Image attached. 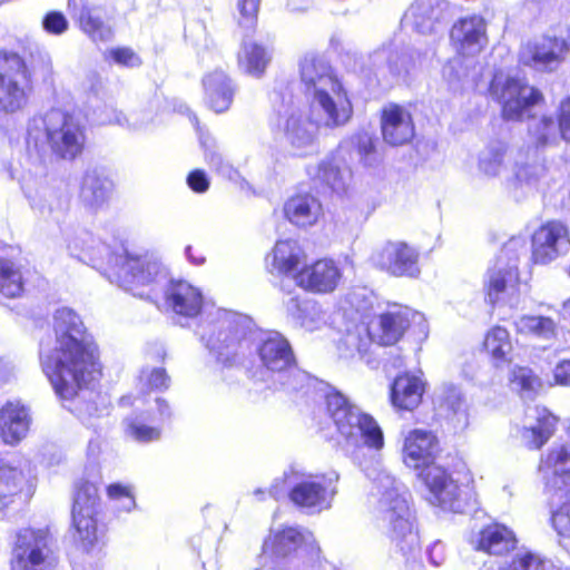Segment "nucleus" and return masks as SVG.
Wrapping results in <instances>:
<instances>
[{"instance_id":"f257e3e1","label":"nucleus","mask_w":570,"mask_h":570,"mask_svg":"<svg viewBox=\"0 0 570 570\" xmlns=\"http://www.w3.org/2000/svg\"><path fill=\"white\" fill-rule=\"evenodd\" d=\"M53 347L41 344L40 363L56 394L71 400L78 391L100 375L97 346L86 335L80 317L61 307L53 314Z\"/></svg>"},{"instance_id":"f03ea898","label":"nucleus","mask_w":570,"mask_h":570,"mask_svg":"<svg viewBox=\"0 0 570 570\" xmlns=\"http://www.w3.org/2000/svg\"><path fill=\"white\" fill-rule=\"evenodd\" d=\"M161 292L166 306L176 315L194 318L206 314V320L198 326V334L218 362L229 366L239 362L246 341L240 338L234 314L205 304L202 291L184 279L167 281Z\"/></svg>"},{"instance_id":"7ed1b4c3","label":"nucleus","mask_w":570,"mask_h":570,"mask_svg":"<svg viewBox=\"0 0 570 570\" xmlns=\"http://www.w3.org/2000/svg\"><path fill=\"white\" fill-rule=\"evenodd\" d=\"M67 248L71 256L92 264L107 255L108 264L112 267V282L140 298L156 302L168 281L167 269L157 258L134 255L127 249L110 254L106 245L96 244L87 234L69 240Z\"/></svg>"},{"instance_id":"20e7f679","label":"nucleus","mask_w":570,"mask_h":570,"mask_svg":"<svg viewBox=\"0 0 570 570\" xmlns=\"http://www.w3.org/2000/svg\"><path fill=\"white\" fill-rule=\"evenodd\" d=\"M438 451L436 436L430 431L416 429L404 439L403 462L417 471V479L432 505L461 513L472 501L473 493L469 487L459 485L442 465L434 462Z\"/></svg>"},{"instance_id":"39448f33","label":"nucleus","mask_w":570,"mask_h":570,"mask_svg":"<svg viewBox=\"0 0 570 570\" xmlns=\"http://www.w3.org/2000/svg\"><path fill=\"white\" fill-rule=\"evenodd\" d=\"M370 504L376 520L382 522L391 541L403 554L419 548L420 539L414 529L406 493L401 491V485L386 471H380L373 480Z\"/></svg>"},{"instance_id":"423d86ee","label":"nucleus","mask_w":570,"mask_h":570,"mask_svg":"<svg viewBox=\"0 0 570 570\" xmlns=\"http://www.w3.org/2000/svg\"><path fill=\"white\" fill-rule=\"evenodd\" d=\"M83 127L60 109L35 116L28 125L27 148L42 160L49 153L61 159L72 160L85 147Z\"/></svg>"},{"instance_id":"0eeeda50","label":"nucleus","mask_w":570,"mask_h":570,"mask_svg":"<svg viewBox=\"0 0 570 570\" xmlns=\"http://www.w3.org/2000/svg\"><path fill=\"white\" fill-rule=\"evenodd\" d=\"M302 90L312 108H317L327 124L351 119L353 106L342 82L321 57L306 55L299 63Z\"/></svg>"},{"instance_id":"6e6552de","label":"nucleus","mask_w":570,"mask_h":570,"mask_svg":"<svg viewBox=\"0 0 570 570\" xmlns=\"http://www.w3.org/2000/svg\"><path fill=\"white\" fill-rule=\"evenodd\" d=\"M503 141L488 144L478 156V170L487 178H503L508 190L514 198L532 193L544 175V167L535 160L525 159L522 153L513 157L512 174L507 175L511 157Z\"/></svg>"},{"instance_id":"1a4fd4ad","label":"nucleus","mask_w":570,"mask_h":570,"mask_svg":"<svg viewBox=\"0 0 570 570\" xmlns=\"http://www.w3.org/2000/svg\"><path fill=\"white\" fill-rule=\"evenodd\" d=\"M338 474L335 471L311 474L291 466L282 479H275L269 494L278 499L288 491L289 500L297 508L314 514L327 510L337 494Z\"/></svg>"},{"instance_id":"9d476101","label":"nucleus","mask_w":570,"mask_h":570,"mask_svg":"<svg viewBox=\"0 0 570 570\" xmlns=\"http://www.w3.org/2000/svg\"><path fill=\"white\" fill-rule=\"evenodd\" d=\"M327 411L338 433V443L346 451L362 445L380 450L383 444V433L375 420L360 407L351 404L341 393L327 395Z\"/></svg>"},{"instance_id":"9b49d317","label":"nucleus","mask_w":570,"mask_h":570,"mask_svg":"<svg viewBox=\"0 0 570 570\" xmlns=\"http://www.w3.org/2000/svg\"><path fill=\"white\" fill-rule=\"evenodd\" d=\"M350 119H343L337 124H327L317 108L308 105V111L286 109L278 112L271 121V127L283 134V137L295 156H306L317 148L320 128L334 129L342 127Z\"/></svg>"},{"instance_id":"f8f14e48","label":"nucleus","mask_w":570,"mask_h":570,"mask_svg":"<svg viewBox=\"0 0 570 570\" xmlns=\"http://www.w3.org/2000/svg\"><path fill=\"white\" fill-rule=\"evenodd\" d=\"M98 488L94 482H81L76 490L72 505L73 539L85 552L98 549L102 543L104 528L99 524Z\"/></svg>"},{"instance_id":"ddd939ff","label":"nucleus","mask_w":570,"mask_h":570,"mask_svg":"<svg viewBox=\"0 0 570 570\" xmlns=\"http://www.w3.org/2000/svg\"><path fill=\"white\" fill-rule=\"evenodd\" d=\"M32 92L30 71L20 55L0 53V112L13 115L23 110Z\"/></svg>"},{"instance_id":"4468645a","label":"nucleus","mask_w":570,"mask_h":570,"mask_svg":"<svg viewBox=\"0 0 570 570\" xmlns=\"http://www.w3.org/2000/svg\"><path fill=\"white\" fill-rule=\"evenodd\" d=\"M56 563L47 529L23 528L17 532L10 570H55Z\"/></svg>"},{"instance_id":"2eb2a0df","label":"nucleus","mask_w":570,"mask_h":570,"mask_svg":"<svg viewBox=\"0 0 570 570\" xmlns=\"http://www.w3.org/2000/svg\"><path fill=\"white\" fill-rule=\"evenodd\" d=\"M491 94L501 102L503 117L518 120L529 115L530 108L539 104L543 96L522 79L495 75L491 82Z\"/></svg>"},{"instance_id":"dca6fc26","label":"nucleus","mask_w":570,"mask_h":570,"mask_svg":"<svg viewBox=\"0 0 570 570\" xmlns=\"http://www.w3.org/2000/svg\"><path fill=\"white\" fill-rule=\"evenodd\" d=\"M419 250L402 240H387L375 247L371 264L395 277H416L420 274Z\"/></svg>"},{"instance_id":"f3484780","label":"nucleus","mask_w":570,"mask_h":570,"mask_svg":"<svg viewBox=\"0 0 570 570\" xmlns=\"http://www.w3.org/2000/svg\"><path fill=\"white\" fill-rule=\"evenodd\" d=\"M257 354L261 367L253 376L261 382L268 384L275 377H285L286 370L295 363L291 344L279 333L272 332L262 337Z\"/></svg>"},{"instance_id":"a211bd4d","label":"nucleus","mask_w":570,"mask_h":570,"mask_svg":"<svg viewBox=\"0 0 570 570\" xmlns=\"http://www.w3.org/2000/svg\"><path fill=\"white\" fill-rule=\"evenodd\" d=\"M570 250V230L561 220H549L537 228L531 239V256L535 264L547 265Z\"/></svg>"},{"instance_id":"6ab92c4d","label":"nucleus","mask_w":570,"mask_h":570,"mask_svg":"<svg viewBox=\"0 0 570 570\" xmlns=\"http://www.w3.org/2000/svg\"><path fill=\"white\" fill-rule=\"evenodd\" d=\"M504 257L497 258L494 265L489 269L484 283L487 299L492 306L507 304L511 308H519V269L513 264L505 267Z\"/></svg>"},{"instance_id":"aec40b11","label":"nucleus","mask_w":570,"mask_h":570,"mask_svg":"<svg viewBox=\"0 0 570 570\" xmlns=\"http://www.w3.org/2000/svg\"><path fill=\"white\" fill-rule=\"evenodd\" d=\"M295 283L302 289L313 294H332L343 281V269L331 258H321L305 265L294 276Z\"/></svg>"},{"instance_id":"412c9836","label":"nucleus","mask_w":570,"mask_h":570,"mask_svg":"<svg viewBox=\"0 0 570 570\" xmlns=\"http://www.w3.org/2000/svg\"><path fill=\"white\" fill-rule=\"evenodd\" d=\"M313 546H316V542L312 533L299 527L272 530L263 542L259 567H265L268 558L278 559Z\"/></svg>"},{"instance_id":"4be33fe9","label":"nucleus","mask_w":570,"mask_h":570,"mask_svg":"<svg viewBox=\"0 0 570 570\" xmlns=\"http://www.w3.org/2000/svg\"><path fill=\"white\" fill-rule=\"evenodd\" d=\"M423 323L424 316L421 313L399 304L389 305L377 317L374 336L381 345H392L401 340L411 326Z\"/></svg>"},{"instance_id":"5701e85b","label":"nucleus","mask_w":570,"mask_h":570,"mask_svg":"<svg viewBox=\"0 0 570 570\" xmlns=\"http://www.w3.org/2000/svg\"><path fill=\"white\" fill-rule=\"evenodd\" d=\"M568 50L567 42L556 37H542L527 42L520 50V61L540 71L556 69Z\"/></svg>"},{"instance_id":"b1692460","label":"nucleus","mask_w":570,"mask_h":570,"mask_svg":"<svg viewBox=\"0 0 570 570\" xmlns=\"http://www.w3.org/2000/svg\"><path fill=\"white\" fill-rule=\"evenodd\" d=\"M450 18V4L445 0H415L404 13L402 23L422 35L436 31L438 24Z\"/></svg>"},{"instance_id":"393cba45","label":"nucleus","mask_w":570,"mask_h":570,"mask_svg":"<svg viewBox=\"0 0 570 570\" xmlns=\"http://www.w3.org/2000/svg\"><path fill=\"white\" fill-rule=\"evenodd\" d=\"M382 135L391 146H401L412 140L415 134L411 112L396 104L384 107L381 118Z\"/></svg>"},{"instance_id":"a878e982","label":"nucleus","mask_w":570,"mask_h":570,"mask_svg":"<svg viewBox=\"0 0 570 570\" xmlns=\"http://www.w3.org/2000/svg\"><path fill=\"white\" fill-rule=\"evenodd\" d=\"M487 26L482 17L469 16L455 22L451 29V39L463 56L479 53L487 43Z\"/></svg>"},{"instance_id":"bb28decb","label":"nucleus","mask_w":570,"mask_h":570,"mask_svg":"<svg viewBox=\"0 0 570 570\" xmlns=\"http://www.w3.org/2000/svg\"><path fill=\"white\" fill-rule=\"evenodd\" d=\"M557 417L546 407L529 406L524 414L521 440L530 449H540L553 434Z\"/></svg>"},{"instance_id":"cd10ccee","label":"nucleus","mask_w":570,"mask_h":570,"mask_svg":"<svg viewBox=\"0 0 570 570\" xmlns=\"http://www.w3.org/2000/svg\"><path fill=\"white\" fill-rule=\"evenodd\" d=\"M31 416L28 407L20 402H7L0 410V438L9 445L23 440L30 429Z\"/></svg>"},{"instance_id":"c85d7f7f","label":"nucleus","mask_w":570,"mask_h":570,"mask_svg":"<svg viewBox=\"0 0 570 570\" xmlns=\"http://www.w3.org/2000/svg\"><path fill=\"white\" fill-rule=\"evenodd\" d=\"M205 104L215 112L220 114L229 109L235 87L232 79L220 69L208 72L203 78Z\"/></svg>"},{"instance_id":"c756f323","label":"nucleus","mask_w":570,"mask_h":570,"mask_svg":"<svg viewBox=\"0 0 570 570\" xmlns=\"http://www.w3.org/2000/svg\"><path fill=\"white\" fill-rule=\"evenodd\" d=\"M558 120V129L551 117H542L532 121L529 132L537 146H544L554 141L558 130L562 139L570 141V96L560 102Z\"/></svg>"},{"instance_id":"7c9ffc66","label":"nucleus","mask_w":570,"mask_h":570,"mask_svg":"<svg viewBox=\"0 0 570 570\" xmlns=\"http://www.w3.org/2000/svg\"><path fill=\"white\" fill-rule=\"evenodd\" d=\"M285 217L298 227L315 225L323 214L321 202L311 194H296L284 204Z\"/></svg>"},{"instance_id":"2f4dec72","label":"nucleus","mask_w":570,"mask_h":570,"mask_svg":"<svg viewBox=\"0 0 570 570\" xmlns=\"http://www.w3.org/2000/svg\"><path fill=\"white\" fill-rule=\"evenodd\" d=\"M94 117L99 125H118L132 130L145 129L155 120V114L151 111L136 110L129 116H125L121 111L106 104L94 110Z\"/></svg>"},{"instance_id":"473e14b6","label":"nucleus","mask_w":570,"mask_h":570,"mask_svg":"<svg viewBox=\"0 0 570 570\" xmlns=\"http://www.w3.org/2000/svg\"><path fill=\"white\" fill-rule=\"evenodd\" d=\"M540 470L553 474L552 480L548 482V487L556 492H563L570 487V446L553 448L547 459L542 461Z\"/></svg>"},{"instance_id":"72a5a7b5","label":"nucleus","mask_w":570,"mask_h":570,"mask_svg":"<svg viewBox=\"0 0 570 570\" xmlns=\"http://www.w3.org/2000/svg\"><path fill=\"white\" fill-rule=\"evenodd\" d=\"M112 188L114 184L107 176L97 169L88 170L82 178L80 199L85 206L98 209L108 202Z\"/></svg>"},{"instance_id":"f704fd0d","label":"nucleus","mask_w":570,"mask_h":570,"mask_svg":"<svg viewBox=\"0 0 570 570\" xmlns=\"http://www.w3.org/2000/svg\"><path fill=\"white\" fill-rule=\"evenodd\" d=\"M372 345V337L367 328L364 326H355L340 338L337 352L341 358L351 361L360 360L371 364L372 358L370 352Z\"/></svg>"},{"instance_id":"c9c22d12","label":"nucleus","mask_w":570,"mask_h":570,"mask_svg":"<svg viewBox=\"0 0 570 570\" xmlns=\"http://www.w3.org/2000/svg\"><path fill=\"white\" fill-rule=\"evenodd\" d=\"M424 384L419 375H399L391 389V400L394 406L403 410H413L422 399Z\"/></svg>"},{"instance_id":"e433bc0d","label":"nucleus","mask_w":570,"mask_h":570,"mask_svg":"<svg viewBox=\"0 0 570 570\" xmlns=\"http://www.w3.org/2000/svg\"><path fill=\"white\" fill-rule=\"evenodd\" d=\"M285 306L288 315L306 331L313 332L326 324L324 309L314 301H301L297 296H292Z\"/></svg>"},{"instance_id":"4c0bfd02","label":"nucleus","mask_w":570,"mask_h":570,"mask_svg":"<svg viewBox=\"0 0 570 570\" xmlns=\"http://www.w3.org/2000/svg\"><path fill=\"white\" fill-rule=\"evenodd\" d=\"M518 334L532 336L552 344L558 337V324L554 320L542 315L522 314L513 321Z\"/></svg>"},{"instance_id":"58836bf2","label":"nucleus","mask_w":570,"mask_h":570,"mask_svg":"<svg viewBox=\"0 0 570 570\" xmlns=\"http://www.w3.org/2000/svg\"><path fill=\"white\" fill-rule=\"evenodd\" d=\"M515 543L514 533L505 525L497 523L480 532L475 547L489 554H504L514 549Z\"/></svg>"},{"instance_id":"ea45409f","label":"nucleus","mask_w":570,"mask_h":570,"mask_svg":"<svg viewBox=\"0 0 570 570\" xmlns=\"http://www.w3.org/2000/svg\"><path fill=\"white\" fill-rule=\"evenodd\" d=\"M483 346L494 367L499 368L512 361L513 344L505 327L494 326L489 330Z\"/></svg>"},{"instance_id":"a19ab883","label":"nucleus","mask_w":570,"mask_h":570,"mask_svg":"<svg viewBox=\"0 0 570 570\" xmlns=\"http://www.w3.org/2000/svg\"><path fill=\"white\" fill-rule=\"evenodd\" d=\"M307 174L312 179L327 185L337 193L346 189L351 177L350 170L340 168L332 158H326L315 166H309Z\"/></svg>"},{"instance_id":"79ce46f5","label":"nucleus","mask_w":570,"mask_h":570,"mask_svg":"<svg viewBox=\"0 0 570 570\" xmlns=\"http://www.w3.org/2000/svg\"><path fill=\"white\" fill-rule=\"evenodd\" d=\"M272 266L281 274L292 273L305 258L303 248L296 240H278L271 255Z\"/></svg>"},{"instance_id":"37998d69","label":"nucleus","mask_w":570,"mask_h":570,"mask_svg":"<svg viewBox=\"0 0 570 570\" xmlns=\"http://www.w3.org/2000/svg\"><path fill=\"white\" fill-rule=\"evenodd\" d=\"M271 61L268 49L255 41H244L238 53L239 67L247 73L259 77Z\"/></svg>"},{"instance_id":"c03bdc74","label":"nucleus","mask_w":570,"mask_h":570,"mask_svg":"<svg viewBox=\"0 0 570 570\" xmlns=\"http://www.w3.org/2000/svg\"><path fill=\"white\" fill-rule=\"evenodd\" d=\"M23 287L21 266L11 259L0 257V295L14 298L22 294Z\"/></svg>"},{"instance_id":"a18cd8bd","label":"nucleus","mask_w":570,"mask_h":570,"mask_svg":"<svg viewBox=\"0 0 570 570\" xmlns=\"http://www.w3.org/2000/svg\"><path fill=\"white\" fill-rule=\"evenodd\" d=\"M320 558L318 546L303 549L298 552L272 560L274 570H314Z\"/></svg>"},{"instance_id":"49530a36","label":"nucleus","mask_w":570,"mask_h":570,"mask_svg":"<svg viewBox=\"0 0 570 570\" xmlns=\"http://www.w3.org/2000/svg\"><path fill=\"white\" fill-rule=\"evenodd\" d=\"M155 419L150 414H139L129 416L124 421L126 436L140 442H151L158 440L160 430L157 426L150 425Z\"/></svg>"},{"instance_id":"de8ad7c7","label":"nucleus","mask_w":570,"mask_h":570,"mask_svg":"<svg viewBox=\"0 0 570 570\" xmlns=\"http://www.w3.org/2000/svg\"><path fill=\"white\" fill-rule=\"evenodd\" d=\"M509 383L522 397L531 399L541 387L540 379L525 366L515 365L510 370Z\"/></svg>"},{"instance_id":"09e8293b","label":"nucleus","mask_w":570,"mask_h":570,"mask_svg":"<svg viewBox=\"0 0 570 570\" xmlns=\"http://www.w3.org/2000/svg\"><path fill=\"white\" fill-rule=\"evenodd\" d=\"M79 22L82 31L94 41H108L112 37V30L91 9H82Z\"/></svg>"},{"instance_id":"8fccbe9b","label":"nucleus","mask_w":570,"mask_h":570,"mask_svg":"<svg viewBox=\"0 0 570 570\" xmlns=\"http://www.w3.org/2000/svg\"><path fill=\"white\" fill-rule=\"evenodd\" d=\"M22 473L10 466H0V509L11 502V498L20 490Z\"/></svg>"},{"instance_id":"3c124183","label":"nucleus","mask_w":570,"mask_h":570,"mask_svg":"<svg viewBox=\"0 0 570 570\" xmlns=\"http://www.w3.org/2000/svg\"><path fill=\"white\" fill-rule=\"evenodd\" d=\"M309 381L308 374L299 370L294 363L291 368L286 370L285 377H275L267 385L271 389L291 393L304 390L308 386Z\"/></svg>"},{"instance_id":"603ef678","label":"nucleus","mask_w":570,"mask_h":570,"mask_svg":"<svg viewBox=\"0 0 570 570\" xmlns=\"http://www.w3.org/2000/svg\"><path fill=\"white\" fill-rule=\"evenodd\" d=\"M169 384L170 377L164 367L144 366L138 376V385L142 391H165Z\"/></svg>"},{"instance_id":"864d4df0","label":"nucleus","mask_w":570,"mask_h":570,"mask_svg":"<svg viewBox=\"0 0 570 570\" xmlns=\"http://www.w3.org/2000/svg\"><path fill=\"white\" fill-rule=\"evenodd\" d=\"M200 142L205 148V159L208 165L216 170L223 177L234 180L237 178V170L224 159L223 155L216 150V146L209 139H203L200 137Z\"/></svg>"},{"instance_id":"5fc2aeb1","label":"nucleus","mask_w":570,"mask_h":570,"mask_svg":"<svg viewBox=\"0 0 570 570\" xmlns=\"http://www.w3.org/2000/svg\"><path fill=\"white\" fill-rule=\"evenodd\" d=\"M30 71V81L32 77L40 78L42 81L50 79L53 72L52 60L48 51L36 48L30 51L29 59L26 61Z\"/></svg>"},{"instance_id":"6e6d98bb","label":"nucleus","mask_w":570,"mask_h":570,"mask_svg":"<svg viewBox=\"0 0 570 570\" xmlns=\"http://www.w3.org/2000/svg\"><path fill=\"white\" fill-rule=\"evenodd\" d=\"M551 566L550 560L540 554L520 551L514 556L510 568L511 570H548Z\"/></svg>"},{"instance_id":"4d7b16f0","label":"nucleus","mask_w":570,"mask_h":570,"mask_svg":"<svg viewBox=\"0 0 570 570\" xmlns=\"http://www.w3.org/2000/svg\"><path fill=\"white\" fill-rule=\"evenodd\" d=\"M527 254V242L522 237H512L509 242L504 244L502 247L498 258L504 257L505 267L513 264V258H515V267L519 269V261L521 256Z\"/></svg>"},{"instance_id":"13d9d810","label":"nucleus","mask_w":570,"mask_h":570,"mask_svg":"<svg viewBox=\"0 0 570 570\" xmlns=\"http://www.w3.org/2000/svg\"><path fill=\"white\" fill-rule=\"evenodd\" d=\"M439 397L441 402L454 414L463 411V397L459 387L453 384L443 385Z\"/></svg>"},{"instance_id":"bf43d9fd","label":"nucleus","mask_w":570,"mask_h":570,"mask_svg":"<svg viewBox=\"0 0 570 570\" xmlns=\"http://www.w3.org/2000/svg\"><path fill=\"white\" fill-rule=\"evenodd\" d=\"M107 57L122 67L134 68L141 65L140 57L128 47L111 48L108 50Z\"/></svg>"},{"instance_id":"052dcab7","label":"nucleus","mask_w":570,"mask_h":570,"mask_svg":"<svg viewBox=\"0 0 570 570\" xmlns=\"http://www.w3.org/2000/svg\"><path fill=\"white\" fill-rule=\"evenodd\" d=\"M261 0H237V9L240 14L239 24L253 28L256 23Z\"/></svg>"},{"instance_id":"680f3d73","label":"nucleus","mask_w":570,"mask_h":570,"mask_svg":"<svg viewBox=\"0 0 570 570\" xmlns=\"http://www.w3.org/2000/svg\"><path fill=\"white\" fill-rule=\"evenodd\" d=\"M68 20L58 11L47 13L42 20L43 29L51 35H61L68 29Z\"/></svg>"},{"instance_id":"e2e57ef3","label":"nucleus","mask_w":570,"mask_h":570,"mask_svg":"<svg viewBox=\"0 0 570 570\" xmlns=\"http://www.w3.org/2000/svg\"><path fill=\"white\" fill-rule=\"evenodd\" d=\"M108 495L114 500H119L122 510L130 511L135 507V499L127 487L111 484L108 487Z\"/></svg>"},{"instance_id":"0e129e2a","label":"nucleus","mask_w":570,"mask_h":570,"mask_svg":"<svg viewBox=\"0 0 570 570\" xmlns=\"http://www.w3.org/2000/svg\"><path fill=\"white\" fill-rule=\"evenodd\" d=\"M551 522L560 535H568L570 533V503L563 504L553 512Z\"/></svg>"},{"instance_id":"69168bd1","label":"nucleus","mask_w":570,"mask_h":570,"mask_svg":"<svg viewBox=\"0 0 570 570\" xmlns=\"http://www.w3.org/2000/svg\"><path fill=\"white\" fill-rule=\"evenodd\" d=\"M187 184L196 193H205L209 188V179L200 169H195L187 176Z\"/></svg>"},{"instance_id":"338daca9","label":"nucleus","mask_w":570,"mask_h":570,"mask_svg":"<svg viewBox=\"0 0 570 570\" xmlns=\"http://www.w3.org/2000/svg\"><path fill=\"white\" fill-rule=\"evenodd\" d=\"M461 69H462V60L460 58H454L448 61L442 69L443 78L450 83L454 85L456 81H461Z\"/></svg>"},{"instance_id":"774afa93","label":"nucleus","mask_w":570,"mask_h":570,"mask_svg":"<svg viewBox=\"0 0 570 570\" xmlns=\"http://www.w3.org/2000/svg\"><path fill=\"white\" fill-rule=\"evenodd\" d=\"M554 380L562 385H570V360L560 362L554 368Z\"/></svg>"}]
</instances>
